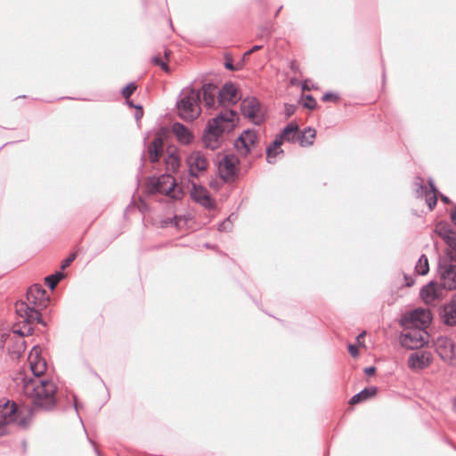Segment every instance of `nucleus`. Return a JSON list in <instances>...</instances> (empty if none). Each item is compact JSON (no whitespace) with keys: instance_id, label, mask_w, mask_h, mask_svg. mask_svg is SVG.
Wrapping results in <instances>:
<instances>
[{"instance_id":"1","label":"nucleus","mask_w":456,"mask_h":456,"mask_svg":"<svg viewBox=\"0 0 456 456\" xmlns=\"http://www.w3.org/2000/svg\"><path fill=\"white\" fill-rule=\"evenodd\" d=\"M48 302L49 297L41 285L31 286L27 292V301H20L15 304V312L23 326L18 328L14 325L12 332L21 336L31 335L34 322L44 324L41 319V311L47 306Z\"/></svg>"},{"instance_id":"2","label":"nucleus","mask_w":456,"mask_h":456,"mask_svg":"<svg viewBox=\"0 0 456 456\" xmlns=\"http://www.w3.org/2000/svg\"><path fill=\"white\" fill-rule=\"evenodd\" d=\"M17 389L30 398L35 407L49 411L57 403V386L47 379H29L27 374L20 373L15 379Z\"/></svg>"},{"instance_id":"3","label":"nucleus","mask_w":456,"mask_h":456,"mask_svg":"<svg viewBox=\"0 0 456 456\" xmlns=\"http://www.w3.org/2000/svg\"><path fill=\"white\" fill-rule=\"evenodd\" d=\"M202 101L208 110H219V112L231 110L241 99L237 86L229 82L221 89L213 84H205L201 87Z\"/></svg>"},{"instance_id":"4","label":"nucleus","mask_w":456,"mask_h":456,"mask_svg":"<svg viewBox=\"0 0 456 456\" xmlns=\"http://www.w3.org/2000/svg\"><path fill=\"white\" fill-rule=\"evenodd\" d=\"M239 120V116L232 110H225L208 120L203 134L204 145L211 150L217 149L221 144L222 134L232 131Z\"/></svg>"},{"instance_id":"5","label":"nucleus","mask_w":456,"mask_h":456,"mask_svg":"<svg viewBox=\"0 0 456 456\" xmlns=\"http://www.w3.org/2000/svg\"><path fill=\"white\" fill-rule=\"evenodd\" d=\"M202 90L184 89L177 101V111L181 118L185 121H192L200 114V101Z\"/></svg>"},{"instance_id":"6","label":"nucleus","mask_w":456,"mask_h":456,"mask_svg":"<svg viewBox=\"0 0 456 456\" xmlns=\"http://www.w3.org/2000/svg\"><path fill=\"white\" fill-rule=\"evenodd\" d=\"M438 276L439 286L443 289L453 290L456 289V255L444 254L439 258Z\"/></svg>"},{"instance_id":"7","label":"nucleus","mask_w":456,"mask_h":456,"mask_svg":"<svg viewBox=\"0 0 456 456\" xmlns=\"http://www.w3.org/2000/svg\"><path fill=\"white\" fill-rule=\"evenodd\" d=\"M429 335L426 330L416 327H404L401 336V344L403 347L413 350L423 346L428 342Z\"/></svg>"},{"instance_id":"8","label":"nucleus","mask_w":456,"mask_h":456,"mask_svg":"<svg viewBox=\"0 0 456 456\" xmlns=\"http://www.w3.org/2000/svg\"><path fill=\"white\" fill-rule=\"evenodd\" d=\"M415 195L417 198L425 199L429 210H433L437 202V189L432 179L425 184L423 178L417 176L413 182Z\"/></svg>"},{"instance_id":"9","label":"nucleus","mask_w":456,"mask_h":456,"mask_svg":"<svg viewBox=\"0 0 456 456\" xmlns=\"http://www.w3.org/2000/svg\"><path fill=\"white\" fill-rule=\"evenodd\" d=\"M240 111L245 118L255 125H260L264 121V110L260 102L256 97L244 98L240 103Z\"/></svg>"},{"instance_id":"10","label":"nucleus","mask_w":456,"mask_h":456,"mask_svg":"<svg viewBox=\"0 0 456 456\" xmlns=\"http://www.w3.org/2000/svg\"><path fill=\"white\" fill-rule=\"evenodd\" d=\"M0 421L4 422L8 426L17 425L25 427L26 419L18 409L14 402L6 401L0 403Z\"/></svg>"},{"instance_id":"11","label":"nucleus","mask_w":456,"mask_h":456,"mask_svg":"<svg viewBox=\"0 0 456 456\" xmlns=\"http://www.w3.org/2000/svg\"><path fill=\"white\" fill-rule=\"evenodd\" d=\"M431 313L428 309L418 308L406 313L401 323L403 327H416L426 330L431 322Z\"/></svg>"},{"instance_id":"12","label":"nucleus","mask_w":456,"mask_h":456,"mask_svg":"<svg viewBox=\"0 0 456 456\" xmlns=\"http://www.w3.org/2000/svg\"><path fill=\"white\" fill-rule=\"evenodd\" d=\"M176 186L175 179L171 175H162L154 178L150 183V191L151 193L159 192L172 198H176L175 188Z\"/></svg>"},{"instance_id":"13","label":"nucleus","mask_w":456,"mask_h":456,"mask_svg":"<svg viewBox=\"0 0 456 456\" xmlns=\"http://www.w3.org/2000/svg\"><path fill=\"white\" fill-rule=\"evenodd\" d=\"M186 163L190 175L195 177L205 172L209 166L207 156L201 151H191L186 158Z\"/></svg>"},{"instance_id":"14","label":"nucleus","mask_w":456,"mask_h":456,"mask_svg":"<svg viewBox=\"0 0 456 456\" xmlns=\"http://www.w3.org/2000/svg\"><path fill=\"white\" fill-rule=\"evenodd\" d=\"M436 232L448 246L444 254L456 255V232L446 222H440L436 226Z\"/></svg>"},{"instance_id":"15","label":"nucleus","mask_w":456,"mask_h":456,"mask_svg":"<svg viewBox=\"0 0 456 456\" xmlns=\"http://www.w3.org/2000/svg\"><path fill=\"white\" fill-rule=\"evenodd\" d=\"M239 159L236 156L230 154L224 157L218 164V172L224 182L233 180L238 171Z\"/></svg>"},{"instance_id":"16","label":"nucleus","mask_w":456,"mask_h":456,"mask_svg":"<svg viewBox=\"0 0 456 456\" xmlns=\"http://www.w3.org/2000/svg\"><path fill=\"white\" fill-rule=\"evenodd\" d=\"M436 349L440 357L450 365L455 363L454 343L451 338L440 337L437 338Z\"/></svg>"},{"instance_id":"17","label":"nucleus","mask_w":456,"mask_h":456,"mask_svg":"<svg viewBox=\"0 0 456 456\" xmlns=\"http://www.w3.org/2000/svg\"><path fill=\"white\" fill-rule=\"evenodd\" d=\"M257 140L256 133L254 130L244 131L236 140L234 146L241 155H247L256 144Z\"/></svg>"},{"instance_id":"18","label":"nucleus","mask_w":456,"mask_h":456,"mask_svg":"<svg viewBox=\"0 0 456 456\" xmlns=\"http://www.w3.org/2000/svg\"><path fill=\"white\" fill-rule=\"evenodd\" d=\"M30 370L34 375L33 379H42L41 376L45 372L47 365L45 360L39 356V348L34 346L28 355ZM32 379V377H28Z\"/></svg>"},{"instance_id":"19","label":"nucleus","mask_w":456,"mask_h":456,"mask_svg":"<svg viewBox=\"0 0 456 456\" xmlns=\"http://www.w3.org/2000/svg\"><path fill=\"white\" fill-rule=\"evenodd\" d=\"M191 196L197 203L207 209H214L216 208V202L211 198L208 191L201 185L192 183Z\"/></svg>"},{"instance_id":"20","label":"nucleus","mask_w":456,"mask_h":456,"mask_svg":"<svg viewBox=\"0 0 456 456\" xmlns=\"http://www.w3.org/2000/svg\"><path fill=\"white\" fill-rule=\"evenodd\" d=\"M419 296L426 305H431L443 298V289L436 282L430 281L421 289Z\"/></svg>"},{"instance_id":"21","label":"nucleus","mask_w":456,"mask_h":456,"mask_svg":"<svg viewBox=\"0 0 456 456\" xmlns=\"http://www.w3.org/2000/svg\"><path fill=\"white\" fill-rule=\"evenodd\" d=\"M432 361L431 354L428 351L413 352L408 359V367L412 370H419L428 367Z\"/></svg>"},{"instance_id":"22","label":"nucleus","mask_w":456,"mask_h":456,"mask_svg":"<svg viewBox=\"0 0 456 456\" xmlns=\"http://www.w3.org/2000/svg\"><path fill=\"white\" fill-rule=\"evenodd\" d=\"M163 139L161 135L158 134L148 147L149 158L151 163H156L159 160L163 153Z\"/></svg>"},{"instance_id":"23","label":"nucleus","mask_w":456,"mask_h":456,"mask_svg":"<svg viewBox=\"0 0 456 456\" xmlns=\"http://www.w3.org/2000/svg\"><path fill=\"white\" fill-rule=\"evenodd\" d=\"M172 132L176 136L180 143L190 144L193 141V134L183 124L175 123L172 127Z\"/></svg>"},{"instance_id":"24","label":"nucleus","mask_w":456,"mask_h":456,"mask_svg":"<svg viewBox=\"0 0 456 456\" xmlns=\"http://www.w3.org/2000/svg\"><path fill=\"white\" fill-rule=\"evenodd\" d=\"M442 318L445 324L450 326L456 325V303L454 302V296L452 297L451 303L444 307Z\"/></svg>"},{"instance_id":"25","label":"nucleus","mask_w":456,"mask_h":456,"mask_svg":"<svg viewBox=\"0 0 456 456\" xmlns=\"http://www.w3.org/2000/svg\"><path fill=\"white\" fill-rule=\"evenodd\" d=\"M280 134L285 141L291 142H298V126L296 123L291 122L283 128Z\"/></svg>"},{"instance_id":"26","label":"nucleus","mask_w":456,"mask_h":456,"mask_svg":"<svg viewBox=\"0 0 456 456\" xmlns=\"http://www.w3.org/2000/svg\"><path fill=\"white\" fill-rule=\"evenodd\" d=\"M315 130L311 127H306L302 133H299L298 142L301 146H310L315 138Z\"/></svg>"},{"instance_id":"27","label":"nucleus","mask_w":456,"mask_h":456,"mask_svg":"<svg viewBox=\"0 0 456 456\" xmlns=\"http://www.w3.org/2000/svg\"><path fill=\"white\" fill-rule=\"evenodd\" d=\"M416 272L420 275L428 274L429 271L428 260L425 255H421L415 265Z\"/></svg>"},{"instance_id":"28","label":"nucleus","mask_w":456,"mask_h":456,"mask_svg":"<svg viewBox=\"0 0 456 456\" xmlns=\"http://www.w3.org/2000/svg\"><path fill=\"white\" fill-rule=\"evenodd\" d=\"M64 277V274L61 272H56L53 274H51L45 277V284L51 289H53L57 283Z\"/></svg>"},{"instance_id":"29","label":"nucleus","mask_w":456,"mask_h":456,"mask_svg":"<svg viewBox=\"0 0 456 456\" xmlns=\"http://www.w3.org/2000/svg\"><path fill=\"white\" fill-rule=\"evenodd\" d=\"M20 337H22L21 335L18 334ZM25 342L21 338H19L17 341L15 342L12 348H9V352L16 356L19 357L24 351H25Z\"/></svg>"},{"instance_id":"30","label":"nucleus","mask_w":456,"mask_h":456,"mask_svg":"<svg viewBox=\"0 0 456 456\" xmlns=\"http://www.w3.org/2000/svg\"><path fill=\"white\" fill-rule=\"evenodd\" d=\"M283 154V151L281 149L274 150L273 148L266 149V160L271 164H274L277 159Z\"/></svg>"},{"instance_id":"31","label":"nucleus","mask_w":456,"mask_h":456,"mask_svg":"<svg viewBox=\"0 0 456 456\" xmlns=\"http://www.w3.org/2000/svg\"><path fill=\"white\" fill-rule=\"evenodd\" d=\"M360 395H362V401L368 400L371 397H373L377 394V387H370L362 389L361 392H359Z\"/></svg>"},{"instance_id":"32","label":"nucleus","mask_w":456,"mask_h":456,"mask_svg":"<svg viewBox=\"0 0 456 456\" xmlns=\"http://www.w3.org/2000/svg\"><path fill=\"white\" fill-rule=\"evenodd\" d=\"M135 89H136L135 84L130 83L122 90L123 97L127 100L131 96V94L134 92Z\"/></svg>"},{"instance_id":"33","label":"nucleus","mask_w":456,"mask_h":456,"mask_svg":"<svg viewBox=\"0 0 456 456\" xmlns=\"http://www.w3.org/2000/svg\"><path fill=\"white\" fill-rule=\"evenodd\" d=\"M152 61L156 65H159L164 71H169L167 64L160 57L155 56L153 57Z\"/></svg>"},{"instance_id":"34","label":"nucleus","mask_w":456,"mask_h":456,"mask_svg":"<svg viewBox=\"0 0 456 456\" xmlns=\"http://www.w3.org/2000/svg\"><path fill=\"white\" fill-rule=\"evenodd\" d=\"M76 253L70 254L66 259H64L61 263V268L62 270L66 269L68 266L71 265V263L76 259Z\"/></svg>"},{"instance_id":"35","label":"nucleus","mask_w":456,"mask_h":456,"mask_svg":"<svg viewBox=\"0 0 456 456\" xmlns=\"http://www.w3.org/2000/svg\"><path fill=\"white\" fill-rule=\"evenodd\" d=\"M304 105L305 107L313 110L316 106V101L312 95H306Z\"/></svg>"},{"instance_id":"36","label":"nucleus","mask_w":456,"mask_h":456,"mask_svg":"<svg viewBox=\"0 0 456 456\" xmlns=\"http://www.w3.org/2000/svg\"><path fill=\"white\" fill-rule=\"evenodd\" d=\"M283 141H285L281 134L276 136L275 140L273 142V143L269 146V148H273L274 150L281 149Z\"/></svg>"},{"instance_id":"37","label":"nucleus","mask_w":456,"mask_h":456,"mask_svg":"<svg viewBox=\"0 0 456 456\" xmlns=\"http://www.w3.org/2000/svg\"><path fill=\"white\" fill-rule=\"evenodd\" d=\"M231 216H229L225 221H224L219 225V231H228L231 228V222H230Z\"/></svg>"},{"instance_id":"38","label":"nucleus","mask_w":456,"mask_h":456,"mask_svg":"<svg viewBox=\"0 0 456 456\" xmlns=\"http://www.w3.org/2000/svg\"><path fill=\"white\" fill-rule=\"evenodd\" d=\"M338 99V96L335 95L334 94L332 93H327L325 94L323 96H322V101L323 102H330V101H333V100H337Z\"/></svg>"},{"instance_id":"39","label":"nucleus","mask_w":456,"mask_h":456,"mask_svg":"<svg viewBox=\"0 0 456 456\" xmlns=\"http://www.w3.org/2000/svg\"><path fill=\"white\" fill-rule=\"evenodd\" d=\"M360 402H363L362 399V395H360L359 393L354 395L349 401V403L351 404H355V403H358Z\"/></svg>"},{"instance_id":"40","label":"nucleus","mask_w":456,"mask_h":456,"mask_svg":"<svg viewBox=\"0 0 456 456\" xmlns=\"http://www.w3.org/2000/svg\"><path fill=\"white\" fill-rule=\"evenodd\" d=\"M348 351L353 357H356L358 355V349L357 346L354 345H349Z\"/></svg>"},{"instance_id":"41","label":"nucleus","mask_w":456,"mask_h":456,"mask_svg":"<svg viewBox=\"0 0 456 456\" xmlns=\"http://www.w3.org/2000/svg\"><path fill=\"white\" fill-rule=\"evenodd\" d=\"M169 161H170V164H171V166H172V167H173V168H174V167H178V165H179V159H178V158H177V157H175V156H174V155H171V156H170V159H169Z\"/></svg>"},{"instance_id":"42","label":"nucleus","mask_w":456,"mask_h":456,"mask_svg":"<svg viewBox=\"0 0 456 456\" xmlns=\"http://www.w3.org/2000/svg\"><path fill=\"white\" fill-rule=\"evenodd\" d=\"M8 431V425L3 421H0V436Z\"/></svg>"},{"instance_id":"43","label":"nucleus","mask_w":456,"mask_h":456,"mask_svg":"<svg viewBox=\"0 0 456 456\" xmlns=\"http://www.w3.org/2000/svg\"><path fill=\"white\" fill-rule=\"evenodd\" d=\"M261 48H262V45H255L250 50L246 52L244 56H248V55L251 54L252 53H254L255 51L259 50Z\"/></svg>"},{"instance_id":"44","label":"nucleus","mask_w":456,"mask_h":456,"mask_svg":"<svg viewBox=\"0 0 456 456\" xmlns=\"http://www.w3.org/2000/svg\"><path fill=\"white\" fill-rule=\"evenodd\" d=\"M136 109H137V111H136V113H135V118H136V119H139V118H142V107H141V106L136 107Z\"/></svg>"},{"instance_id":"45","label":"nucleus","mask_w":456,"mask_h":456,"mask_svg":"<svg viewBox=\"0 0 456 456\" xmlns=\"http://www.w3.org/2000/svg\"><path fill=\"white\" fill-rule=\"evenodd\" d=\"M375 368L374 367H368L364 370V372L367 374V375H372L375 373Z\"/></svg>"},{"instance_id":"46","label":"nucleus","mask_w":456,"mask_h":456,"mask_svg":"<svg viewBox=\"0 0 456 456\" xmlns=\"http://www.w3.org/2000/svg\"><path fill=\"white\" fill-rule=\"evenodd\" d=\"M450 216H451V219H452V221L454 224H456V208H455V209L451 210Z\"/></svg>"},{"instance_id":"47","label":"nucleus","mask_w":456,"mask_h":456,"mask_svg":"<svg viewBox=\"0 0 456 456\" xmlns=\"http://www.w3.org/2000/svg\"><path fill=\"white\" fill-rule=\"evenodd\" d=\"M225 68L230 69V70H233L234 69V66H233V64L231 61H226L225 62Z\"/></svg>"},{"instance_id":"48","label":"nucleus","mask_w":456,"mask_h":456,"mask_svg":"<svg viewBox=\"0 0 456 456\" xmlns=\"http://www.w3.org/2000/svg\"><path fill=\"white\" fill-rule=\"evenodd\" d=\"M364 335H365V332H362V333H361V334H359V335L357 336L356 339H357V342H358L359 344L361 343V340L363 338Z\"/></svg>"},{"instance_id":"49","label":"nucleus","mask_w":456,"mask_h":456,"mask_svg":"<svg viewBox=\"0 0 456 456\" xmlns=\"http://www.w3.org/2000/svg\"><path fill=\"white\" fill-rule=\"evenodd\" d=\"M311 87L308 85V81H305L303 85V90H310Z\"/></svg>"},{"instance_id":"50","label":"nucleus","mask_w":456,"mask_h":456,"mask_svg":"<svg viewBox=\"0 0 456 456\" xmlns=\"http://www.w3.org/2000/svg\"><path fill=\"white\" fill-rule=\"evenodd\" d=\"M441 200L444 201V203H448L449 198L444 195H441Z\"/></svg>"},{"instance_id":"51","label":"nucleus","mask_w":456,"mask_h":456,"mask_svg":"<svg viewBox=\"0 0 456 456\" xmlns=\"http://www.w3.org/2000/svg\"><path fill=\"white\" fill-rule=\"evenodd\" d=\"M74 407H75L76 411H78V404H77V403L76 401V397H74Z\"/></svg>"},{"instance_id":"52","label":"nucleus","mask_w":456,"mask_h":456,"mask_svg":"<svg viewBox=\"0 0 456 456\" xmlns=\"http://www.w3.org/2000/svg\"><path fill=\"white\" fill-rule=\"evenodd\" d=\"M169 53L167 51H165V57L167 59Z\"/></svg>"},{"instance_id":"53","label":"nucleus","mask_w":456,"mask_h":456,"mask_svg":"<svg viewBox=\"0 0 456 456\" xmlns=\"http://www.w3.org/2000/svg\"><path fill=\"white\" fill-rule=\"evenodd\" d=\"M131 107L136 108L137 106L134 105L132 102H128Z\"/></svg>"}]
</instances>
